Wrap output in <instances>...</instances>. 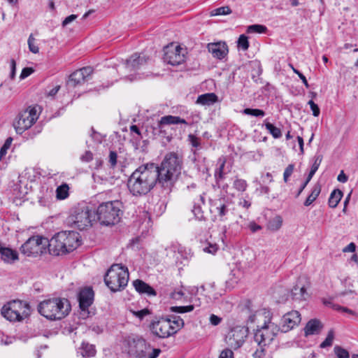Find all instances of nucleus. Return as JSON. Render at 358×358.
I'll return each mask as SVG.
<instances>
[{"mask_svg": "<svg viewBox=\"0 0 358 358\" xmlns=\"http://www.w3.org/2000/svg\"><path fill=\"white\" fill-rule=\"evenodd\" d=\"M334 337V331L331 329L329 331L328 334L325 340L320 344L321 348H325L327 347H329L332 345L333 340Z\"/></svg>", "mask_w": 358, "mask_h": 358, "instance_id": "79ce46f5", "label": "nucleus"}, {"mask_svg": "<svg viewBox=\"0 0 358 358\" xmlns=\"http://www.w3.org/2000/svg\"><path fill=\"white\" fill-rule=\"evenodd\" d=\"M217 164H219V167L215 169L214 176L216 180V183L219 185V182L220 180H223L225 178L227 172L225 171V164L226 159L224 157L219 158L217 161Z\"/></svg>", "mask_w": 358, "mask_h": 358, "instance_id": "cd10ccee", "label": "nucleus"}, {"mask_svg": "<svg viewBox=\"0 0 358 358\" xmlns=\"http://www.w3.org/2000/svg\"><path fill=\"white\" fill-rule=\"evenodd\" d=\"M164 51V61L172 66L179 65L185 60V51L180 45L171 43L165 47Z\"/></svg>", "mask_w": 358, "mask_h": 358, "instance_id": "dca6fc26", "label": "nucleus"}, {"mask_svg": "<svg viewBox=\"0 0 358 358\" xmlns=\"http://www.w3.org/2000/svg\"><path fill=\"white\" fill-rule=\"evenodd\" d=\"M38 313L50 320H60L71 311V304L65 298H52L40 302L37 307Z\"/></svg>", "mask_w": 358, "mask_h": 358, "instance_id": "20e7f679", "label": "nucleus"}, {"mask_svg": "<svg viewBox=\"0 0 358 358\" xmlns=\"http://www.w3.org/2000/svg\"><path fill=\"white\" fill-rule=\"evenodd\" d=\"M0 257L4 262L11 264L18 259V253L0 242Z\"/></svg>", "mask_w": 358, "mask_h": 358, "instance_id": "4be33fe9", "label": "nucleus"}, {"mask_svg": "<svg viewBox=\"0 0 358 358\" xmlns=\"http://www.w3.org/2000/svg\"><path fill=\"white\" fill-rule=\"evenodd\" d=\"M15 71H16V62L15 59H12L10 60V78L11 80H13L15 76Z\"/></svg>", "mask_w": 358, "mask_h": 358, "instance_id": "e2e57ef3", "label": "nucleus"}, {"mask_svg": "<svg viewBox=\"0 0 358 358\" xmlns=\"http://www.w3.org/2000/svg\"><path fill=\"white\" fill-rule=\"evenodd\" d=\"M117 154L115 151H110L108 162L111 167H115L117 164Z\"/></svg>", "mask_w": 358, "mask_h": 358, "instance_id": "5fc2aeb1", "label": "nucleus"}, {"mask_svg": "<svg viewBox=\"0 0 358 358\" xmlns=\"http://www.w3.org/2000/svg\"><path fill=\"white\" fill-rule=\"evenodd\" d=\"M234 187L240 192H244L248 187L247 182L243 179L236 178L234 182Z\"/></svg>", "mask_w": 358, "mask_h": 358, "instance_id": "a19ab883", "label": "nucleus"}, {"mask_svg": "<svg viewBox=\"0 0 358 358\" xmlns=\"http://www.w3.org/2000/svg\"><path fill=\"white\" fill-rule=\"evenodd\" d=\"M248 228L250 229V231L253 233L257 232L259 230L262 229V227L255 222H251L248 224Z\"/></svg>", "mask_w": 358, "mask_h": 358, "instance_id": "69168bd1", "label": "nucleus"}, {"mask_svg": "<svg viewBox=\"0 0 358 358\" xmlns=\"http://www.w3.org/2000/svg\"><path fill=\"white\" fill-rule=\"evenodd\" d=\"M39 109L40 107L36 105L19 113L17 120L14 124L17 133L22 134L36 122L39 116Z\"/></svg>", "mask_w": 358, "mask_h": 358, "instance_id": "9d476101", "label": "nucleus"}, {"mask_svg": "<svg viewBox=\"0 0 358 358\" xmlns=\"http://www.w3.org/2000/svg\"><path fill=\"white\" fill-rule=\"evenodd\" d=\"M48 240L40 236L29 238L22 246L21 252L28 257L42 254L48 245Z\"/></svg>", "mask_w": 358, "mask_h": 358, "instance_id": "f8f14e48", "label": "nucleus"}, {"mask_svg": "<svg viewBox=\"0 0 358 358\" xmlns=\"http://www.w3.org/2000/svg\"><path fill=\"white\" fill-rule=\"evenodd\" d=\"M131 312L134 316L139 318L141 320H142L145 316L151 313L150 310L148 308H144L137 311L131 310Z\"/></svg>", "mask_w": 358, "mask_h": 358, "instance_id": "de8ad7c7", "label": "nucleus"}, {"mask_svg": "<svg viewBox=\"0 0 358 358\" xmlns=\"http://www.w3.org/2000/svg\"><path fill=\"white\" fill-rule=\"evenodd\" d=\"M12 138H8L3 146L0 149V159H1L7 153L8 149L10 147L12 143Z\"/></svg>", "mask_w": 358, "mask_h": 358, "instance_id": "49530a36", "label": "nucleus"}, {"mask_svg": "<svg viewBox=\"0 0 358 358\" xmlns=\"http://www.w3.org/2000/svg\"><path fill=\"white\" fill-rule=\"evenodd\" d=\"M127 353L133 358H145L151 345L143 338H136L127 342Z\"/></svg>", "mask_w": 358, "mask_h": 358, "instance_id": "2eb2a0df", "label": "nucleus"}, {"mask_svg": "<svg viewBox=\"0 0 358 358\" xmlns=\"http://www.w3.org/2000/svg\"><path fill=\"white\" fill-rule=\"evenodd\" d=\"M279 331L278 325L268 320L265 322L261 328L255 331L254 340L257 345L267 346L271 343Z\"/></svg>", "mask_w": 358, "mask_h": 358, "instance_id": "9b49d317", "label": "nucleus"}, {"mask_svg": "<svg viewBox=\"0 0 358 358\" xmlns=\"http://www.w3.org/2000/svg\"><path fill=\"white\" fill-rule=\"evenodd\" d=\"M95 346L90 344L87 342L83 341L80 348H78L77 352L82 355L83 357H92L96 355Z\"/></svg>", "mask_w": 358, "mask_h": 358, "instance_id": "bb28decb", "label": "nucleus"}, {"mask_svg": "<svg viewBox=\"0 0 358 358\" xmlns=\"http://www.w3.org/2000/svg\"><path fill=\"white\" fill-rule=\"evenodd\" d=\"M217 101V96L214 93H206L198 96L196 103L210 106Z\"/></svg>", "mask_w": 358, "mask_h": 358, "instance_id": "c85d7f7f", "label": "nucleus"}, {"mask_svg": "<svg viewBox=\"0 0 358 358\" xmlns=\"http://www.w3.org/2000/svg\"><path fill=\"white\" fill-rule=\"evenodd\" d=\"M294 169V165L291 164H289L285 169L283 173V180L285 182L288 181L289 177L292 174Z\"/></svg>", "mask_w": 358, "mask_h": 358, "instance_id": "3c124183", "label": "nucleus"}, {"mask_svg": "<svg viewBox=\"0 0 358 358\" xmlns=\"http://www.w3.org/2000/svg\"><path fill=\"white\" fill-rule=\"evenodd\" d=\"M188 124L185 119H182L178 116L173 115H165L161 117V119L157 122V128L162 131V128L164 125L169 124Z\"/></svg>", "mask_w": 358, "mask_h": 358, "instance_id": "b1692460", "label": "nucleus"}, {"mask_svg": "<svg viewBox=\"0 0 358 358\" xmlns=\"http://www.w3.org/2000/svg\"><path fill=\"white\" fill-rule=\"evenodd\" d=\"M80 238V234L74 231L58 232L48 241V250L54 255L69 253L79 245Z\"/></svg>", "mask_w": 358, "mask_h": 358, "instance_id": "7ed1b4c3", "label": "nucleus"}, {"mask_svg": "<svg viewBox=\"0 0 358 358\" xmlns=\"http://www.w3.org/2000/svg\"><path fill=\"white\" fill-rule=\"evenodd\" d=\"M334 350L338 358H350V355L348 350L341 346H335Z\"/></svg>", "mask_w": 358, "mask_h": 358, "instance_id": "37998d69", "label": "nucleus"}, {"mask_svg": "<svg viewBox=\"0 0 358 358\" xmlns=\"http://www.w3.org/2000/svg\"><path fill=\"white\" fill-rule=\"evenodd\" d=\"M221 321L222 318L214 314H212L210 317V322L211 324L214 326L218 325L221 322Z\"/></svg>", "mask_w": 358, "mask_h": 358, "instance_id": "0e129e2a", "label": "nucleus"}, {"mask_svg": "<svg viewBox=\"0 0 358 358\" xmlns=\"http://www.w3.org/2000/svg\"><path fill=\"white\" fill-rule=\"evenodd\" d=\"M152 334L160 338H168L176 334V329L171 327V319L155 317L149 325Z\"/></svg>", "mask_w": 358, "mask_h": 358, "instance_id": "ddd939ff", "label": "nucleus"}, {"mask_svg": "<svg viewBox=\"0 0 358 358\" xmlns=\"http://www.w3.org/2000/svg\"><path fill=\"white\" fill-rule=\"evenodd\" d=\"M292 296L294 300H306L308 296L306 288L303 285H299V282L292 289Z\"/></svg>", "mask_w": 358, "mask_h": 358, "instance_id": "a878e982", "label": "nucleus"}, {"mask_svg": "<svg viewBox=\"0 0 358 358\" xmlns=\"http://www.w3.org/2000/svg\"><path fill=\"white\" fill-rule=\"evenodd\" d=\"M322 329V324L320 320L312 319L309 320L304 327V334L306 336L318 334Z\"/></svg>", "mask_w": 358, "mask_h": 358, "instance_id": "393cba45", "label": "nucleus"}, {"mask_svg": "<svg viewBox=\"0 0 358 358\" xmlns=\"http://www.w3.org/2000/svg\"><path fill=\"white\" fill-rule=\"evenodd\" d=\"M301 320V314L297 310H292L285 313L280 323V331L287 333L297 327Z\"/></svg>", "mask_w": 358, "mask_h": 358, "instance_id": "f3484780", "label": "nucleus"}, {"mask_svg": "<svg viewBox=\"0 0 358 358\" xmlns=\"http://www.w3.org/2000/svg\"><path fill=\"white\" fill-rule=\"evenodd\" d=\"M192 213H194L196 218L199 220H204L205 216L203 212L201 209V207L199 205L195 204L192 209Z\"/></svg>", "mask_w": 358, "mask_h": 358, "instance_id": "a18cd8bd", "label": "nucleus"}, {"mask_svg": "<svg viewBox=\"0 0 358 358\" xmlns=\"http://www.w3.org/2000/svg\"><path fill=\"white\" fill-rule=\"evenodd\" d=\"M182 168V155L175 152L166 154L160 166L157 165L160 187L171 192L181 173Z\"/></svg>", "mask_w": 358, "mask_h": 358, "instance_id": "f03ea898", "label": "nucleus"}, {"mask_svg": "<svg viewBox=\"0 0 358 358\" xmlns=\"http://www.w3.org/2000/svg\"><path fill=\"white\" fill-rule=\"evenodd\" d=\"M150 60V57L144 52L134 53L125 61L123 65L120 66L119 71H122L123 69L125 70L126 72L122 73V76L126 73H129V75H124V76L126 78L129 77V79L131 81L136 78L134 77L135 73L146 66Z\"/></svg>", "mask_w": 358, "mask_h": 358, "instance_id": "1a4fd4ad", "label": "nucleus"}, {"mask_svg": "<svg viewBox=\"0 0 358 358\" xmlns=\"http://www.w3.org/2000/svg\"><path fill=\"white\" fill-rule=\"evenodd\" d=\"M207 48L214 58L220 60L225 58L229 52L228 45L224 41L210 43L207 45Z\"/></svg>", "mask_w": 358, "mask_h": 358, "instance_id": "412c9836", "label": "nucleus"}, {"mask_svg": "<svg viewBox=\"0 0 358 358\" xmlns=\"http://www.w3.org/2000/svg\"><path fill=\"white\" fill-rule=\"evenodd\" d=\"M189 141L191 145L194 148H199L200 146L199 139L194 135L189 134L188 136Z\"/></svg>", "mask_w": 358, "mask_h": 358, "instance_id": "bf43d9fd", "label": "nucleus"}, {"mask_svg": "<svg viewBox=\"0 0 358 358\" xmlns=\"http://www.w3.org/2000/svg\"><path fill=\"white\" fill-rule=\"evenodd\" d=\"M308 103L313 112V115L315 117H318L320 113V110L317 104H316L313 100H310Z\"/></svg>", "mask_w": 358, "mask_h": 358, "instance_id": "864d4df0", "label": "nucleus"}, {"mask_svg": "<svg viewBox=\"0 0 358 358\" xmlns=\"http://www.w3.org/2000/svg\"><path fill=\"white\" fill-rule=\"evenodd\" d=\"M321 192V185L319 183H316L311 191V193L308 195L306 201H304V206H310L318 197Z\"/></svg>", "mask_w": 358, "mask_h": 358, "instance_id": "7c9ffc66", "label": "nucleus"}, {"mask_svg": "<svg viewBox=\"0 0 358 358\" xmlns=\"http://www.w3.org/2000/svg\"><path fill=\"white\" fill-rule=\"evenodd\" d=\"M322 161V155H316L313 157V164L311 166L310 171L308 175V181H310L313 176L315 175V172L317 171L321 162Z\"/></svg>", "mask_w": 358, "mask_h": 358, "instance_id": "473e14b6", "label": "nucleus"}, {"mask_svg": "<svg viewBox=\"0 0 358 358\" xmlns=\"http://www.w3.org/2000/svg\"><path fill=\"white\" fill-rule=\"evenodd\" d=\"M289 66L292 68V71L294 73L298 75V77L301 80L302 83L304 84L306 88H309V84L306 80V78L301 73L299 70L295 69L292 64H289Z\"/></svg>", "mask_w": 358, "mask_h": 358, "instance_id": "603ef678", "label": "nucleus"}, {"mask_svg": "<svg viewBox=\"0 0 358 358\" xmlns=\"http://www.w3.org/2000/svg\"><path fill=\"white\" fill-rule=\"evenodd\" d=\"M94 293L91 287H85L81 289L78 294V301L80 308L87 310L94 301Z\"/></svg>", "mask_w": 358, "mask_h": 358, "instance_id": "aec40b11", "label": "nucleus"}, {"mask_svg": "<svg viewBox=\"0 0 358 358\" xmlns=\"http://www.w3.org/2000/svg\"><path fill=\"white\" fill-rule=\"evenodd\" d=\"M92 217L90 208L86 204H79L71 209L66 222L71 227L83 230L92 226Z\"/></svg>", "mask_w": 358, "mask_h": 358, "instance_id": "0eeeda50", "label": "nucleus"}, {"mask_svg": "<svg viewBox=\"0 0 358 358\" xmlns=\"http://www.w3.org/2000/svg\"><path fill=\"white\" fill-rule=\"evenodd\" d=\"M219 358H234V352L231 349H225L222 350Z\"/></svg>", "mask_w": 358, "mask_h": 358, "instance_id": "13d9d810", "label": "nucleus"}, {"mask_svg": "<svg viewBox=\"0 0 358 358\" xmlns=\"http://www.w3.org/2000/svg\"><path fill=\"white\" fill-rule=\"evenodd\" d=\"M267 30V28L264 25L262 24H252L250 25L247 28V33H264Z\"/></svg>", "mask_w": 358, "mask_h": 358, "instance_id": "e433bc0d", "label": "nucleus"}, {"mask_svg": "<svg viewBox=\"0 0 358 358\" xmlns=\"http://www.w3.org/2000/svg\"><path fill=\"white\" fill-rule=\"evenodd\" d=\"M184 295L182 290L174 291L171 293V298L175 300H180Z\"/></svg>", "mask_w": 358, "mask_h": 358, "instance_id": "680f3d73", "label": "nucleus"}, {"mask_svg": "<svg viewBox=\"0 0 358 358\" xmlns=\"http://www.w3.org/2000/svg\"><path fill=\"white\" fill-rule=\"evenodd\" d=\"M133 285L135 289L141 294H146L149 296H155L157 295V292L154 288L142 280L137 279L134 280Z\"/></svg>", "mask_w": 358, "mask_h": 358, "instance_id": "5701e85b", "label": "nucleus"}, {"mask_svg": "<svg viewBox=\"0 0 358 358\" xmlns=\"http://www.w3.org/2000/svg\"><path fill=\"white\" fill-rule=\"evenodd\" d=\"M91 131L92 133L90 134V136L97 143H101L103 140L102 135L100 133L96 131L93 127H92Z\"/></svg>", "mask_w": 358, "mask_h": 358, "instance_id": "6e6d98bb", "label": "nucleus"}, {"mask_svg": "<svg viewBox=\"0 0 358 358\" xmlns=\"http://www.w3.org/2000/svg\"><path fill=\"white\" fill-rule=\"evenodd\" d=\"M29 303L20 300H14L4 305L1 308L2 315L11 322L21 321L29 316Z\"/></svg>", "mask_w": 358, "mask_h": 358, "instance_id": "6e6552de", "label": "nucleus"}, {"mask_svg": "<svg viewBox=\"0 0 358 358\" xmlns=\"http://www.w3.org/2000/svg\"><path fill=\"white\" fill-rule=\"evenodd\" d=\"M265 347L263 345H258V348L253 353L252 356L254 358H264L266 355Z\"/></svg>", "mask_w": 358, "mask_h": 358, "instance_id": "8fccbe9b", "label": "nucleus"}, {"mask_svg": "<svg viewBox=\"0 0 358 358\" xmlns=\"http://www.w3.org/2000/svg\"><path fill=\"white\" fill-rule=\"evenodd\" d=\"M194 308V306L193 305L185 306H172L171 307V310L178 313H185L192 311Z\"/></svg>", "mask_w": 358, "mask_h": 358, "instance_id": "58836bf2", "label": "nucleus"}, {"mask_svg": "<svg viewBox=\"0 0 358 358\" xmlns=\"http://www.w3.org/2000/svg\"><path fill=\"white\" fill-rule=\"evenodd\" d=\"M282 225V218L280 215H275L270 219L266 224L267 229L271 231H278Z\"/></svg>", "mask_w": 358, "mask_h": 358, "instance_id": "c756f323", "label": "nucleus"}, {"mask_svg": "<svg viewBox=\"0 0 358 358\" xmlns=\"http://www.w3.org/2000/svg\"><path fill=\"white\" fill-rule=\"evenodd\" d=\"M218 250V247L216 244H210L203 248V251L210 254H215Z\"/></svg>", "mask_w": 358, "mask_h": 358, "instance_id": "052dcab7", "label": "nucleus"}, {"mask_svg": "<svg viewBox=\"0 0 358 358\" xmlns=\"http://www.w3.org/2000/svg\"><path fill=\"white\" fill-rule=\"evenodd\" d=\"M94 72L91 66H85L73 72L69 78L68 85L76 87L78 85L83 84L87 81Z\"/></svg>", "mask_w": 358, "mask_h": 358, "instance_id": "a211bd4d", "label": "nucleus"}, {"mask_svg": "<svg viewBox=\"0 0 358 358\" xmlns=\"http://www.w3.org/2000/svg\"><path fill=\"white\" fill-rule=\"evenodd\" d=\"M237 45L243 51L247 50L249 48L248 38L245 34H241L238 39Z\"/></svg>", "mask_w": 358, "mask_h": 358, "instance_id": "4c0bfd02", "label": "nucleus"}, {"mask_svg": "<svg viewBox=\"0 0 358 358\" xmlns=\"http://www.w3.org/2000/svg\"><path fill=\"white\" fill-rule=\"evenodd\" d=\"M171 327L176 329V334L184 326L183 320L179 316H171Z\"/></svg>", "mask_w": 358, "mask_h": 358, "instance_id": "c9c22d12", "label": "nucleus"}, {"mask_svg": "<svg viewBox=\"0 0 358 358\" xmlns=\"http://www.w3.org/2000/svg\"><path fill=\"white\" fill-rule=\"evenodd\" d=\"M157 164L147 163L138 166L129 176L127 187L129 192L136 196H141L150 192L155 186L159 185Z\"/></svg>", "mask_w": 358, "mask_h": 358, "instance_id": "f257e3e1", "label": "nucleus"}, {"mask_svg": "<svg viewBox=\"0 0 358 358\" xmlns=\"http://www.w3.org/2000/svg\"><path fill=\"white\" fill-rule=\"evenodd\" d=\"M343 196V192L338 189H334L330 194L328 203L330 208H336Z\"/></svg>", "mask_w": 358, "mask_h": 358, "instance_id": "2f4dec72", "label": "nucleus"}, {"mask_svg": "<svg viewBox=\"0 0 358 358\" xmlns=\"http://www.w3.org/2000/svg\"><path fill=\"white\" fill-rule=\"evenodd\" d=\"M96 213L101 224L114 225L120 220L122 203L117 200L103 202L98 206Z\"/></svg>", "mask_w": 358, "mask_h": 358, "instance_id": "39448f33", "label": "nucleus"}, {"mask_svg": "<svg viewBox=\"0 0 358 358\" xmlns=\"http://www.w3.org/2000/svg\"><path fill=\"white\" fill-rule=\"evenodd\" d=\"M80 159L84 162H90L93 159L92 153L90 151H87L83 155H82Z\"/></svg>", "mask_w": 358, "mask_h": 358, "instance_id": "338daca9", "label": "nucleus"}, {"mask_svg": "<svg viewBox=\"0 0 358 358\" xmlns=\"http://www.w3.org/2000/svg\"><path fill=\"white\" fill-rule=\"evenodd\" d=\"M248 334V328L242 326H236L232 328L225 338L226 343L231 349L236 350L241 348L245 343Z\"/></svg>", "mask_w": 358, "mask_h": 358, "instance_id": "4468645a", "label": "nucleus"}, {"mask_svg": "<svg viewBox=\"0 0 358 358\" xmlns=\"http://www.w3.org/2000/svg\"><path fill=\"white\" fill-rule=\"evenodd\" d=\"M243 113L255 117H264L265 115V113L263 110L257 108H245L243 110Z\"/></svg>", "mask_w": 358, "mask_h": 358, "instance_id": "ea45409f", "label": "nucleus"}, {"mask_svg": "<svg viewBox=\"0 0 358 358\" xmlns=\"http://www.w3.org/2000/svg\"><path fill=\"white\" fill-rule=\"evenodd\" d=\"M56 196L59 199H65L69 196V186L66 184L62 185L57 188Z\"/></svg>", "mask_w": 358, "mask_h": 358, "instance_id": "72a5a7b5", "label": "nucleus"}, {"mask_svg": "<svg viewBox=\"0 0 358 358\" xmlns=\"http://www.w3.org/2000/svg\"><path fill=\"white\" fill-rule=\"evenodd\" d=\"M231 13V10L229 6H222L213 10L211 15H224Z\"/></svg>", "mask_w": 358, "mask_h": 358, "instance_id": "c03bdc74", "label": "nucleus"}, {"mask_svg": "<svg viewBox=\"0 0 358 358\" xmlns=\"http://www.w3.org/2000/svg\"><path fill=\"white\" fill-rule=\"evenodd\" d=\"M28 45L29 50L33 53H38L39 52L38 47L35 44V38L33 35L31 34L28 38Z\"/></svg>", "mask_w": 358, "mask_h": 358, "instance_id": "09e8293b", "label": "nucleus"}, {"mask_svg": "<svg viewBox=\"0 0 358 358\" xmlns=\"http://www.w3.org/2000/svg\"><path fill=\"white\" fill-rule=\"evenodd\" d=\"M128 281V268L117 264L112 265L104 277L106 285L113 292L124 289L127 285Z\"/></svg>", "mask_w": 358, "mask_h": 358, "instance_id": "423d86ee", "label": "nucleus"}, {"mask_svg": "<svg viewBox=\"0 0 358 358\" xmlns=\"http://www.w3.org/2000/svg\"><path fill=\"white\" fill-rule=\"evenodd\" d=\"M161 352V350L159 348H153L152 349V352L149 353L148 355L147 354L148 358H157Z\"/></svg>", "mask_w": 358, "mask_h": 358, "instance_id": "774afa93", "label": "nucleus"}, {"mask_svg": "<svg viewBox=\"0 0 358 358\" xmlns=\"http://www.w3.org/2000/svg\"><path fill=\"white\" fill-rule=\"evenodd\" d=\"M34 72V69L31 67H25L22 69L20 78V80H23L27 77L29 76Z\"/></svg>", "mask_w": 358, "mask_h": 358, "instance_id": "4d7b16f0", "label": "nucleus"}, {"mask_svg": "<svg viewBox=\"0 0 358 358\" xmlns=\"http://www.w3.org/2000/svg\"><path fill=\"white\" fill-rule=\"evenodd\" d=\"M265 127L274 138H278L281 137V130L279 128L275 127L273 124L270 122H266Z\"/></svg>", "mask_w": 358, "mask_h": 358, "instance_id": "f704fd0d", "label": "nucleus"}, {"mask_svg": "<svg viewBox=\"0 0 358 358\" xmlns=\"http://www.w3.org/2000/svg\"><path fill=\"white\" fill-rule=\"evenodd\" d=\"M210 211L217 213L220 221H224L226 216L229 212V202L228 200L222 197L217 199H210Z\"/></svg>", "mask_w": 358, "mask_h": 358, "instance_id": "6ab92c4d", "label": "nucleus"}]
</instances>
